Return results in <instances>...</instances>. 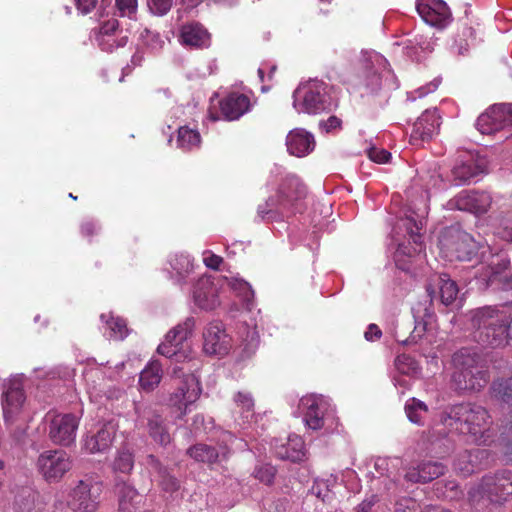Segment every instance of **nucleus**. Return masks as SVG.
<instances>
[{
	"instance_id": "de8ad7c7",
	"label": "nucleus",
	"mask_w": 512,
	"mask_h": 512,
	"mask_svg": "<svg viewBox=\"0 0 512 512\" xmlns=\"http://www.w3.org/2000/svg\"><path fill=\"white\" fill-rule=\"evenodd\" d=\"M233 399L237 408L240 409L242 423L244 424L245 422H248L254 414V399L251 393L247 391H239L234 395Z\"/></svg>"
},
{
	"instance_id": "58836bf2",
	"label": "nucleus",
	"mask_w": 512,
	"mask_h": 512,
	"mask_svg": "<svg viewBox=\"0 0 512 512\" xmlns=\"http://www.w3.org/2000/svg\"><path fill=\"white\" fill-rule=\"evenodd\" d=\"M402 45L405 53L414 60H419L421 53H428L434 49V43L431 39L420 34L406 39L402 42Z\"/></svg>"
},
{
	"instance_id": "412c9836",
	"label": "nucleus",
	"mask_w": 512,
	"mask_h": 512,
	"mask_svg": "<svg viewBox=\"0 0 512 512\" xmlns=\"http://www.w3.org/2000/svg\"><path fill=\"white\" fill-rule=\"evenodd\" d=\"M507 126H512V103L494 104L476 121L482 134H491Z\"/></svg>"
},
{
	"instance_id": "423d86ee",
	"label": "nucleus",
	"mask_w": 512,
	"mask_h": 512,
	"mask_svg": "<svg viewBox=\"0 0 512 512\" xmlns=\"http://www.w3.org/2000/svg\"><path fill=\"white\" fill-rule=\"evenodd\" d=\"M305 196V185L296 175L289 174L276 192L258 205L257 216L265 222L284 221L303 210Z\"/></svg>"
},
{
	"instance_id": "8fccbe9b",
	"label": "nucleus",
	"mask_w": 512,
	"mask_h": 512,
	"mask_svg": "<svg viewBox=\"0 0 512 512\" xmlns=\"http://www.w3.org/2000/svg\"><path fill=\"white\" fill-rule=\"evenodd\" d=\"M134 467V457L132 452L126 448H121L114 459L113 469L116 472L128 474Z\"/></svg>"
},
{
	"instance_id": "9b49d317",
	"label": "nucleus",
	"mask_w": 512,
	"mask_h": 512,
	"mask_svg": "<svg viewBox=\"0 0 512 512\" xmlns=\"http://www.w3.org/2000/svg\"><path fill=\"white\" fill-rule=\"evenodd\" d=\"M196 322L195 317L189 316L170 329L159 344L157 352L176 362L191 360L192 350L187 340L194 334Z\"/></svg>"
},
{
	"instance_id": "09e8293b",
	"label": "nucleus",
	"mask_w": 512,
	"mask_h": 512,
	"mask_svg": "<svg viewBox=\"0 0 512 512\" xmlns=\"http://www.w3.org/2000/svg\"><path fill=\"white\" fill-rule=\"evenodd\" d=\"M492 395L499 401L512 404V377L499 379L492 384Z\"/></svg>"
},
{
	"instance_id": "052dcab7",
	"label": "nucleus",
	"mask_w": 512,
	"mask_h": 512,
	"mask_svg": "<svg viewBox=\"0 0 512 512\" xmlns=\"http://www.w3.org/2000/svg\"><path fill=\"white\" fill-rule=\"evenodd\" d=\"M462 36L465 37V39H460L459 43L458 40H454V44L452 45V50L456 52L459 55H463L465 52L468 51V48L470 46V42L468 40L469 38H472L473 36V29L471 27H464L462 31Z\"/></svg>"
},
{
	"instance_id": "e2e57ef3",
	"label": "nucleus",
	"mask_w": 512,
	"mask_h": 512,
	"mask_svg": "<svg viewBox=\"0 0 512 512\" xmlns=\"http://www.w3.org/2000/svg\"><path fill=\"white\" fill-rule=\"evenodd\" d=\"M395 512H420V506L412 498H402L397 501Z\"/></svg>"
},
{
	"instance_id": "2f4dec72",
	"label": "nucleus",
	"mask_w": 512,
	"mask_h": 512,
	"mask_svg": "<svg viewBox=\"0 0 512 512\" xmlns=\"http://www.w3.org/2000/svg\"><path fill=\"white\" fill-rule=\"evenodd\" d=\"M116 430L117 425L113 421L104 423L96 434L86 437L84 449L92 454L106 451L113 443Z\"/></svg>"
},
{
	"instance_id": "f8f14e48",
	"label": "nucleus",
	"mask_w": 512,
	"mask_h": 512,
	"mask_svg": "<svg viewBox=\"0 0 512 512\" xmlns=\"http://www.w3.org/2000/svg\"><path fill=\"white\" fill-rule=\"evenodd\" d=\"M175 378L179 379L177 387L170 394L167 404L173 408L180 417L185 416L193 404L197 402L202 393L199 376L195 373H183L182 368L173 370Z\"/></svg>"
},
{
	"instance_id": "6e6552de",
	"label": "nucleus",
	"mask_w": 512,
	"mask_h": 512,
	"mask_svg": "<svg viewBox=\"0 0 512 512\" xmlns=\"http://www.w3.org/2000/svg\"><path fill=\"white\" fill-rule=\"evenodd\" d=\"M359 84L369 93H377L383 88L396 89L397 79L389 67L387 59L374 50H363L356 64Z\"/></svg>"
},
{
	"instance_id": "4c0bfd02",
	"label": "nucleus",
	"mask_w": 512,
	"mask_h": 512,
	"mask_svg": "<svg viewBox=\"0 0 512 512\" xmlns=\"http://www.w3.org/2000/svg\"><path fill=\"white\" fill-rule=\"evenodd\" d=\"M162 379V365L157 360H151L141 371L139 384L142 390L152 391Z\"/></svg>"
},
{
	"instance_id": "c756f323",
	"label": "nucleus",
	"mask_w": 512,
	"mask_h": 512,
	"mask_svg": "<svg viewBox=\"0 0 512 512\" xmlns=\"http://www.w3.org/2000/svg\"><path fill=\"white\" fill-rule=\"evenodd\" d=\"M286 146L289 154L296 157H305L315 149V138L307 130L295 128L288 133Z\"/></svg>"
},
{
	"instance_id": "603ef678",
	"label": "nucleus",
	"mask_w": 512,
	"mask_h": 512,
	"mask_svg": "<svg viewBox=\"0 0 512 512\" xmlns=\"http://www.w3.org/2000/svg\"><path fill=\"white\" fill-rule=\"evenodd\" d=\"M36 497L30 487H23L15 497V506L20 512H33Z\"/></svg>"
},
{
	"instance_id": "dca6fc26",
	"label": "nucleus",
	"mask_w": 512,
	"mask_h": 512,
	"mask_svg": "<svg viewBox=\"0 0 512 512\" xmlns=\"http://www.w3.org/2000/svg\"><path fill=\"white\" fill-rule=\"evenodd\" d=\"M25 378L24 374H16L3 384L1 405L6 423L14 422L24 409L26 395L23 384Z\"/></svg>"
},
{
	"instance_id": "a878e982",
	"label": "nucleus",
	"mask_w": 512,
	"mask_h": 512,
	"mask_svg": "<svg viewBox=\"0 0 512 512\" xmlns=\"http://www.w3.org/2000/svg\"><path fill=\"white\" fill-rule=\"evenodd\" d=\"M491 203L492 197L488 192L463 190L450 200L449 205L473 214H484L490 208Z\"/></svg>"
},
{
	"instance_id": "f03ea898",
	"label": "nucleus",
	"mask_w": 512,
	"mask_h": 512,
	"mask_svg": "<svg viewBox=\"0 0 512 512\" xmlns=\"http://www.w3.org/2000/svg\"><path fill=\"white\" fill-rule=\"evenodd\" d=\"M489 426L490 416L484 407L470 402L459 403L441 411L430 425L427 437L432 445L443 442L447 448L452 445L453 435H467L476 443H485Z\"/></svg>"
},
{
	"instance_id": "5701e85b",
	"label": "nucleus",
	"mask_w": 512,
	"mask_h": 512,
	"mask_svg": "<svg viewBox=\"0 0 512 512\" xmlns=\"http://www.w3.org/2000/svg\"><path fill=\"white\" fill-rule=\"evenodd\" d=\"M487 172L485 158L473 153H465L452 169L455 185H463L474 181L479 175Z\"/></svg>"
},
{
	"instance_id": "aec40b11",
	"label": "nucleus",
	"mask_w": 512,
	"mask_h": 512,
	"mask_svg": "<svg viewBox=\"0 0 512 512\" xmlns=\"http://www.w3.org/2000/svg\"><path fill=\"white\" fill-rule=\"evenodd\" d=\"M83 376L91 402L104 404L105 400L119 397L121 391L115 388L112 389L105 383L106 371L102 366L86 369Z\"/></svg>"
},
{
	"instance_id": "39448f33",
	"label": "nucleus",
	"mask_w": 512,
	"mask_h": 512,
	"mask_svg": "<svg viewBox=\"0 0 512 512\" xmlns=\"http://www.w3.org/2000/svg\"><path fill=\"white\" fill-rule=\"evenodd\" d=\"M467 316L477 342L493 348L507 344L512 328V302L480 307L471 310Z\"/></svg>"
},
{
	"instance_id": "4d7b16f0",
	"label": "nucleus",
	"mask_w": 512,
	"mask_h": 512,
	"mask_svg": "<svg viewBox=\"0 0 512 512\" xmlns=\"http://www.w3.org/2000/svg\"><path fill=\"white\" fill-rule=\"evenodd\" d=\"M112 0H102V5H110ZM115 6L120 16H126L130 19L137 12V0H115Z\"/></svg>"
},
{
	"instance_id": "338daca9",
	"label": "nucleus",
	"mask_w": 512,
	"mask_h": 512,
	"mask_svg": "<svg viewBox=\"0 0 512 512\" xmlns=\"http://www.w3.org/2000/svg\"><path fill=\"white\" fill-rule=\"evenodd\" d=\"M378 502V497L375 494L365 498L360 504H358L353 512H377L374 506Z\"/></svg>"
},
{
	"instance_id": "79ce46f5",
	"label": "nucleus",
	"mask_w": 512,
	"mask_h": 512,
	"mask_svg": "<svg viewBox=\"0 0 512 512\" xmlns=\"http://www.w3.org/2000/svg\"><path fill=\"white\" fill-rule=\"evenodd\" d=\"M177 147L183 151H192L198 149L201 145V136L197 129L189 126H181L178 128Z\"/></svg>"
},
{
	"instance_id": "a18cd8bd",
	"label": "nucleus",
	"mask_w": 512,
	"mask_h": 512,
	"mask_svg": "<svg viewBox=\"0 0 512 512\" xmlns=\"http://www.w3.org/2000/svg\"><path fill=\"white\" fill-rule=\"evenodd\" d=\"M404 409L411 423L419 426L424 425V420L429 409L423 401L412 397L406 401Z\"/></svg>"
},
{
	"instance_id": "f704fd0d",
	"label": "nucleus",
	"mask_w": 512,
	"mask_h": 512,
	"mask_svg": "<svg viewBox=\"0 0 512 512\" xmlns=\"http://www.w3.org/2000/svg\"><path fill=\"white\" fill-rule=\"evenodd\" d=\"M182 44L192 48H207L210 46V34L199 23L186 24L181 28Z\"/></svg>"
},
{
	"instance_id": "6ab92c4d",
	"label": "nucleus",
	"mask_w": 512,
	"mask_h": 512,
	"mask_svg": "<svg viewBox=\"0 0 512 512\" xmlns=\"http://www.w3.org/2000/svg\"><path fill=\"white\" fill-rule=\"evenodd\" d=\"M203 352L209 356H226L232 348V338L223 323L209 322L203 329Z\"/></svg>"
},
{
	"instance_id": "c85d7f7f",
	"label": "nucleus",
	"mask_w": 512,
	"mask_h": 512,
	"mask_svg": "<svg viewBox=\"0 0 512 512\" xmlns=\"http://www.w3.org/2000/svg\"><path fill=\"white\" fill-rule=\"evenodd\" d=\"M271 450L277 458L292 462L303 460L306 453L303 439L295 434L289 435L286 442L275 439L271 443Z\"/></svg>"
},
{
	"instance_id": "680f3d73",
	"label": "nucleus",
	"mask_w": 512,
	"mask_h": 512,
	"mask_svg": "<svg viewBox=\"0 0 512 512\" xmlns=\"http://www.w3.org/2000/svg\"><path fill=\"white\" fill-rule=\"evenodd\" d=\"M150 11L159 16L165 15L172 7V0H148Z\"/></svg>"
},
{
	"instance_id": "7c9ffc66",
	"label": "nucleus",
	"mask_w": 512,
	"mask_h": 512,
	"mask_svg": "<svg viewBox=\"0 0 512 512\" xmlns=\"http://www.w3.org/2000/svg\"><path fill=\"white\" fill-rule=\"evenodd\" d=\"M251 108L248 96L238 92H231L220 102V110L225 120H238Z\"/></svg>"
},
{
	"instance_id": "774afa93",
	"label": "nucleus",
	"mask_w": 512,
	"mask_h": 512,
	"mask_svg": "<svg viewBox=\"0 0 512 512\" xmlns=\"http://www.w3.org/2000/svg\"><path fill=\"white\" fill-rule=\"evenodd\" d=\"M342 121L337 116H330L327 120L319 123L320 128L329 133L341 128Z\"/></svg>"
},
{
	"instance_id": "7ed1b4c3",
	"label": "nucleus",
	"mask_w": 512,
	"mask_h": 512,
	"mask_svg": "<svg viewBox=\"0 0 512 512\" xmlns=\"http://www.w3.org/2000/svg\"><path fill=\"white\" fill-rule=\"evenodd\" d=\"M401 213L392 228L391 245L396 246L393 256L396 266L403 271H409L411 259L422 250L420 231L423 228L426 207H413L409 204Z\"/></svg>"
},
{
	"instance_id": "ea45409f",
	"label": "nucleus",
	"mask_w": 512,
	"mask_h": 512,
	"mask_svg": "<svg viewBox=\"0 0 512 512\" xmlns=\"http://www.w3.org/2000/svg\"><path fill=\"white\" fill-rule=\"evenodd\" d=\"M101 321L105 323L104 335L109 339L123 340L128 335L126 321L121 317H115L112 313L102 314Z\"/></svg>"
},
{
	"instance_id": "6e6d98bb",
	"label": "nucleus",
	"mask_w": 512,
	"mask_h": 512,
	"mask_svg": "<svg viewBox=\"0 0 512 512\" xmlns=\"http://www.w3.org/2000/svg\"><path fill=\"white\" fill-rule=\"evenodd\" d=\"M495 234L508 242H512V212L503 215L495 227Z\"/></svg>"
},
{
	"instance_id": "3c124183",
	"label": "nucleus",
	"mask_w": 512,
	"mask_h": 512,
	"mask_svg": "<svg viewBox=\"0 0 512 512\" xmlns=\"http://www.w3.org/2000/svg\"><path fill=\"white\" fill-rule=\"evenodd\" d=\"M140 43L151 52H157L164 46V40L160 34L149 28H144L139 34Z\"/></svg>"
},
{
	"instance_id": "13d9d810",
	"label": "nucleus",
	"mask_w": 512,
	"mask_h": 512,
	"mask_svg": "<svg viewBox=\"0 0 512 512\" xmlns=\"http://www.w3.org/2000/svg\"><path fill=\"white\" fill-rule=\"evenodd\" d=\"M276 475V469L270 464H259L255 467L253 476L260 482L270 485L273 483Z\"/></svg>"
},
{
	"instance_id": "393cba45",
	"label": "nucleus",
	"mask_w": 512,
	"mask_h": 512,
	"mask_svg": "<svg viewBox=\"0 0 512 512\" xmlns=\"http://www.w3.org/2000/svg\"><path fill=\"white\" fill-rule=\"evenodd\" d=\"M416 9L430 26L444 28L450 22L451 13L443 0H417Z\"/></svg>"
},
{
	"instance_id": "f3484780",
	"label": "nucleus",
	"mask_w": 512,
	"mask_h": 512,
	"mask_svg": "<svg viewBox=\"0 0 512 512\" xmlns=\"http://www.w3.org/2000/svg\"><path fill=\"white\" fill-rule=\"evenodd\" d=\"M71 468L70 455L61 449L46 450L37 459V469L49 483L59 482Z\"/></svg>"
},
{
	"instance_id": "1a4fd4ad",
	"label": "nucleus",
	"mask_w": 512,
	"mask_h": 512,
	"mask_svg": "<svg viewBox=\"0 0 512 512\" xmlns=\"http://www.w3.org/2000/svg\"><path fill=\"white\" fill-rule=\"evenodd\" d=\"M452 363V383L456 390L476 391L486 384V371L480 365V356L473 349H460L454 353Z\"/></svg>"
},
{
	"instance_id": "cd10ccee",
	"label": "nucleus",
	"mask_w": 512,
	"mask_h": 512,
	"mask_svg": "<svg viewBox=\"0 0 512 512\" xmlns=\"http://www.w3.org/2000/svg\"><path fill=\"white\" fill-rule=\"evenodd\" d=\"M440 117L436 109H427L413 125L410 142L419 145L420 142L431 139L438 131Z\"/></svg>"
},
{
	"instance_id": "49530a36",
	"label": "nucleus",
	"mask_w": 512,
	"mask_h": 512,
	"mask_svg": "<svg viewBox=\"0 0 512 512\" xmlns=\"http://www.w3.org/2000/svg\"><path fill=\"white\" fill-rule=\"evenodd\" d=\"M148 430L153 440L160 445H167L171 441L169 432L162 417L158 414H153L148 419Z\"/></svg>"
},
{
	"instance_id": "72a5a7b5",
	"label": "nucleus",
	"mask_w": 512,
	"mask_h": 512,
	"mask_svg": "<svg viewBox=\"0 0 512 512\" xmlns=\"http://www.w3.org/2000/svg\"><path fill=\"white\" fill-rule=\"evenodd\" d=\"M444 472L445 466L442 463L425 461L416 466L410 467L405 474V478L407 481L413 483H425L438 478L443 475Z\"/></svg>"
},
{
	"instance_id": "4be33fe9",
	"label": "nucleus",
	"mask_w": 512,
	"mask_h": 512,
	"mask_svg": "<svg viewBox=\"0 0 512 512\" xmlns=\"http://www.w3.org/2000/svg\"><path fill=\"white\" fill-rule=\"evenodd\" d=\"M478 493L494 503L505 501L512 495V473L485 476L478 487Z\"/></svg>"
},
{
	"instance_id": "e433bc0d",
	"label": "nucleus",
	"mask_w": 512,
	"mask_h": 512,
	"mask_svg": "<svg viewBox=\"0 0 512 512\" xmlns=\"http://www.w3.org/2000/svg\"><path fill=\"white\" fill-rule=\"evenodd\" d=\"M147 464L150 467L151 472L157 474L159 484L164 491L172 493L179 488L178 480L170 475L167 468L164 467L153 455L148 456Z\"/></svg>"
},
{
	"instance_id": "ddd939ff",
	"label": "nucleus",
	"mask_w": 512,
	"mask_h": 512,
	"mask_svg": "<svg viewBox=\"0 0 512 512\" xmlns=\"http://www.w3.org/2000/svg\"><path fill=\"white\" fill-rule=\"evenodd\" d=\"M101 493V482L91 477L78 480L69 490L66 506L72 512H96Z\"/></svg>"
},
{
	"instance_id": "a19ab883",
	"label": "nucleus",
	"mask_w": 512,
	"mask_h": 512,
	"mask_svg": "<svg viewBox=\"0 0 512 512\" xmlns=\"http://www.w3.org/2000/svg\"><path fill=\"white\" fill-rule=\"evenodd\" d=\"M402 460L399 457H378L374 462V469L379 477L385 476L395 483L400 476Z\"/></svg>"
},
{
	"instance_id": "9d476101",
	"label": "nucleus",
	"mask_w": 512,
	"mask_h": 512,
	"mask_svg": "<svg viewBox=\"0 0 512 512\" xmlns=\"http://www.w3.org/2000/svg\"><path fill=\"white\" fill-rule=\"evenodd\" d=\"M298 412L305 426L312 430H333L338 424L334 405L323 395L307 394L300 398Z\"/></svg>"
},
{
	"instance_id": "864d4df0",
	"label": "nucleus",
	"mask_w": 512,
	"mask_h": 512,
	"mask_svg": "<svg viewBox=\"0 0 512 512\" xmlns=\"http://www.w3.org/2000/svg\"><path fill=\"white\" fill-rule=\"evenodd\" d=\"M395 367L402 375L416 376L420 372L418 362L411 356L402 354L395 359Z\"/></svg>"
},
{
	"instance_id": "4468645a",
	"label": "nucleus",
	"mask_w": 512,
	"mask_h": 512,
	"mask_svg": "<svg viewBox=\"0 0 512 512\" xmlns=\"http://www.w3.org/2000/svg\"><path fill=\"white\" fill-rule=\"evenodd\" d=\"M246 447L247 443L243 439H238L232 433L225 431L221 435L218 450L207 444H196L189 448L187 453L195 461L211 465L226 460L231 451L244 450Z\"/></svg>"
},
{
	"instance_id": "b1692460",
	"label": "nucleus",
	"mask_w": 512,
	"mask_h": 512,
	"mask_svg": "<svg viewBox=\"0 0 512 512\" xmlns=\"http://www.w3.org/2000/svg\"><path fill=\"white\" fill-rule=\"evenodd\" d=\"M95 41L102 51L113 52L127 44L128 33L119 27L117 19H110L101 25Z\"/></svg>"
},
{
	"instance_id": "20e7f679",
	"label": "nucleus",
	"mask_w": 512,
	"mask_h": 512,
	"mask_svg": "<svg viewBox=\"0 0 512 512\" xmlns=\"http://www.w3.org/2000/svg\"><path fill=\"white\" fill-rule=\"evenodd\" d=\"M436 288H438L439 298L445 306L452 304L456 300L459 291L457 284L447 274L434 275L426 287L429 299L418 302L412 308L415 326L410 337L404 341L405 344L417 343L421 339L434 338L436 315L432 302L435 297Z\"/></svg>"
},
{
	"instance_id": "bf43d9fd",
	"label": "nucleus",
	"mask_w": 512,
	"mask_h": 512,
	"mask_svg": "<svg viewBox=\"0 0 512 512\" xmlns=\"http://www.w3.org/2000/svg\"><path fill=\"white\" fill-rule=\"evenodd\" d=\"M440 84V79L435 78L430 83L426 84L425 86L419 87L418 89L411 91L407 94V99L409 101H415L417 98H422L429 93L434 92Z\"/></svg>"
},
{
	"instance_id": "c9c22d12",
	"label": "nucleus",
	"mask_w": 512,
	"mask_h": 512,
	"mask_svg": "<svg viewBox=\"0 0 512 512\" xmlns=\"http://www.w3.org/2000/svg\"><path fill=\"white\" fill-rule=\"evenodd\" d=\"M115 492L118 496L119 510L132 512L140 503V495L129 483L119 480L115 484Z\"/></svg>"
},
{
	"instance_id": "0e129e2a",
	"label": "nucleus",
	"mask_w": 512,
	"mask_h": 512,
	"mask_svg": "<svg viewBox=\"0 0 512 512\" xmlns=\"http://www.w3.org/2000/svg\"><path fill=\"white\" fill-rule=\"evenodd\" d=\"M202 261L207 268L217 270L222 264L223 258L210 250H205L202 253Z\"/></svg>"
},
{
	"instance_id": "a211bd4d",
	"label": "nucleus",
	"mask_w": 512,
	"mask_h": 512,
	"mask_svg": "<svg viewBox=\"0 0 512 512\" xmlns=\"http://www.w3.org/2000/svg\"><path fill=\"white\" fill-rule=\"evenodd\" d=\"M48 436L57 445L69 446L75 441L80 417L71 413H48Z\"/></svg>"
},
{
	"instance_id": "0eeeda50",
	"label": "nucleus",
	"mask_w": 512,
	"mask_h": 512,
	"mask_svg": "<svg viewBox=\"0 0 512 512\" xmlns=\"http://www.w3.org/2000/svg\"><path fill=\"white\" fill-rule=\"evenodd\" d=\"M292 97V105L297 113L317 115L331 112L338 106L333 86L319 79L301 82Z\"/></svg>"
},
{
	"instance_id": "473e14b6",
	"label": "nucleus",
	"mask_w": 512,
	"mask_h": 512,
	"mask_svg": "<svg viewBox=\"0 0 512 512\" xmlns=\"http://www.w3.org/2000/svg\"><path fill=\"white\" fill-rule=\"evenodd\" d=\"M239 343L235 348L239 361H245L255 355L259 347V333L255 326L242 325L238 331Z\"/></svg>"
},
{
	"instance_id": "69168bd1",
	"label": "nucleus",
	"mask_w": 512,
	"mask_h": 512,
	"mask_svg": "<svg viewBox=\"0 0 512 512\" xmlns=\"http://www.w3.org/2000/svg\"><path fill=\"white\" fill-rule=\"evenodd\" d=\"M368 156L373 162L384 164L389 161L391 154L383 148L372 147L368 150Z\"/></svg>"
},
{
	"instance_id": "c03bdc74",
	"label": "nucleus",
	"mask_w": 512,
	"mask_h": 512,
	"mask_svg": "<svg viewBox=\"0 0 512 512\" xmlns=\"http://www.w3.org/2000/svg\"><path fill=\"white\" fill-rule=\"evenodd\" d=\"M481 453L483 451L480 449H474L461 454L454 463L455 471L464 477L474 473L477 468L476 460Z\"/></svg>"
},
{
	"instance_id": "bb28decb",
	"label": "nucleus",
	"mask_w": 512,
	"mask_h": 512,
	"mask_svg": "<svg viewBox=\"0 0 512 512\" xmlns=\"http://www.w3.org/2000/svg\"><path fill=\"white\" fill-rule=\"evenodd\" d=\"M197 267L198 265L190 254L186 252H175L168 256L167 267L165 269L171 280L178 285H184Z\"/></svg>"
},
{
	"instance_id": "5fc2aeb1",
	"label": "nucleus",
	"mask_w": 512,
	"mask_h": 512,
	"mask_svg": "<svg viewBox=\"0 0 512 512\" xmlns=\"http://www.w3.org/2000/svg\"><path fill=\"white\" fill-rule=\"evenodd\" d=\"M336 483V478L330 476L327 479H316L311 487V494L321 499L323 502L330 499L332 487Z\"/></svg>"
},
{
	"instance_id": "37998d69",
	"label": "nucleus",
	"mask_w": 512,
	"mask_h": 512,
	"mask_svg": "<svg viewBox=\"0 0 512 512\" xmlns=\"http://www.w3.org/2000/svg\"><path fill=\"white\" fill-rule=\"evenodd\" d=\"M222 280L223 282L225 281L227 283L231 290L242 299L246 307L250 309L254 298V291L252 290L250 284L239 277H224Z\"/></svg>"
},
{
	"instance_id": "f257e3e1",
	"label": "nucleus",
	"mask_w": 512,
	"mask_h": 512,
	"mask_svg": "<svg viewBox=\"0 0 512 512\" xmlns=\"http://www.w3.org/2000/svg\"><path fill=\"white\" fill-rule=\"evenodd\" d=\"M441 255L449 261H472L476 259L482 266L478 269L479 279L488 287L499 284L508 289L512 276L508 272L509 259L504 253H492L487 244H480L467 232L459 228H449L439 240Z\"/></svg>"
},
{
	"instance_id": "2eb2a0df",
	"label": "nucleus",
	"mask_w": 512,
	"mask_h": 512,
	"mask_svg": "<svg viewBox=\"0 0 512 512\" xmlns=\"http://www.w3.org/2000/svg\"><path fill=\"white\" fill-rule=\"evenodd\" d=\"M222 278L204 274L197 279L191 290L195 307L203 311H213L221 305Z\"/></svg>"
}]
</instances>
